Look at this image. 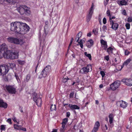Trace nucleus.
Wrapping results in <instances>:
<instances>
[{
  "mask_svg": "<svg viewBox=\"0 0 132 132\" xmlns=\"http://www.w3.org/2000/svg\"><path fill=\"white\" fill-rule=\"evenodd\" d=\"M14 0H2L1 1V3H2V2H3L4 1H6L7 2L9 3H11V2H13Z\"/></svg>",
  "mask_w": 132,
  "mask_h": 132,
  "instance_id": "e433bc0d",
  "label": "nucleus"
},
{
  "mask_svg": "<svg viewBox=\"0 0 132 132\" xmlns=\"http://www.w3.org/2000/svg\"><path fill=\"white\" fill-rule=\"evenodd\" d=\"M7 41L9 42L16 44H19L26 48L27 44L23 40L16 38L9 37L7 38Z\"/></svg>",
  "mask_w": 132,
  "mask_h": 132,
  "instance_id": "7ed1b4c3",
  "label": "nucleus"
},
{
  "mask_svg": "<svg viewBox=\"0 0 132 132\" xmlns=\"http://www.w3.org/2000/svg\"><path fill=\"white\" fill-rule=\"evenodd\" d=\"M30 75L29 74H28L26 76L25 81L27 82L30 79Z\"/></svg>",
  "mask_w": 132,
  "mask_h": 132,
  "instance_id": "7c9ffc66",
  "label": "nucleus"
},
{
  "mask_svg": "<svg viewBox=\"0 0 132 132\" xmlns=\"http://www.w3.org/2000/svg\"><path fill=\"white\" fill-rule=\"evenodd\" d=\"M5 88L10 93L14 94H15L16 92V88L14 86H6Z\"/></svg>",
  "mask_w": 132,
  "mask_h": 132,
  "instance_id": "6e6552de",
  "label": "nucleus"
},
{
  "mask_svg": "<svg viewBox=\"0 0 132 132\" xmlns=\"http://www.w3.org/2000/svg\"><path fill=\"white\" fill-rule=\"evenodd\" d=\"M98 130V129H97V128H94L92 132H97Z\"/></svg>",
  "mask_w": 132,
  "mask_h": 132,
  "instance_id": "c03bdc74",
  "label": "nucleus"
},
{
  "mask_svg": "<svg viewBox=\"0 0 132 132\" xmlns=\"http://www.w3.org/2000/svg\"><path fill=\"white\" fill-rule=\"evenodd\" d=\"M131 61V59H127L123 63V65H127Z\"/></svg>",
  "mask_w": 132,
  "mask_h": 132,
  "instance_id": "a878e982",
  "label": "nucleus"
},
{
  "mask_svg": "<svg viewBox=\"0 0 132 132\" xmlns=\"http://www.w3.org/2000/svg\"><path fill=\"white\" fill-rule=\"evenodd\" d=\"M6 125H2L1 126V131H4L5 130Z\"/></svg>",
  "mask_w": 132,
  "mask_h": 132,
  "instance_id": "c756f323",
  "label": "nucleus"
},
{
  "mask_svg": "<svg viewBox=\"0 0 132 132\" xmlns=\"http://www.w3.org/2000/svg\"><path fill=\"white\" fill-rule=\"evenodd\" d=\"M105 59L107 61H108L109 59V56H105Z\"/></svg>",
  "mask_w": 132,
  "mask_h": 132,
  "instance_id": "603ef678",
  "label": "nucleus"
},
{
  "mask_svg": "<svg viewBox=\"0 0 132 132\" xmlns=\"http://www.w3.org/2000/svg\"><path fill=\"white\" fill-rule=\"evenodd\" d=\"M111 19H114L115 18V16H113L112 17H111Z\"/></svg>",
  "mask_w": 132,
  "mask_h": 132,
  "instance_id": "69168bd1",
  "label": "nucleus"
},
{
  "mask_svg": "<svg viewBox=\"0 0 132 132\" xmlns=\"http://www.w3.org/2000/svg\"><path fill=\"white\" fill-rule=\"evenodd\" d=\"M114 50V49L113 47H110L106 49V50L107 52L109 54H112L113 53V51Z\"/></svg>",
  "mask_w": 132,
  "mask_h": 132,
  "instance_id": "6ab92c4d",
  "label": "nucleus"
},
{
  "mask_svg": "<svg viewBox=\"0 0 132 132\" xmlns=\"http://www.w3.org/2000/svg\"><path fill=\"white\" fill-rule=\"evenodd\" d=\"M116 69L118 70L119 71L121 70L123 67V66L122 65L120 66L118 68V67L117 65H116Z\"/></svg>",
  "mask_w": 132,
  "mask_h": 132,
  "instance_id": "c9c22d12",
  "label": "nucleus"
},
{
  "mask_svg": "<svg viewBox=\"0 0 132 132\" xmlns=\"http://www.w3.org/2000/svg\"><path fill=\"white\" fill-rule=\"evenodd\" d=\"M100 126V123L99 122H96L94 125V128H97L98 129L99 128Z\"/></svg>",
  "mask_w": 132,
  "mask_h": 132,
  "instance_id": "cd10ccee",
  "label": "nucleus"
},
{
  "mask_svg": "<svg viewBox=\"0 0 132 132\" xmlns=\"http://www.w3.org/2000/svg\"><path fill=\"white\" fill-rule=\"evenodd\" d=\"M100 74L102 76V78H103V77L105 75V73H104V72L103 71H101L100 72Z\"/></svg>",
  "mask_w": 132,
  "mask_h": 132,
  "instance_id": "a19ab883",
  "label": "nucleus"
},
{
  "mask_svg": "<svg viewBox=\"0 0 132 132\" xmlns=\"http://www.w3.org/2000/svg\"><path fill=\"white\" fill-rule=\"evenodd\" d=\"M7 121L10 124H11V120L10 118L8 119L7 120Z\"/></svg>",
  "mask_w": 132,
  "mask_h": 132,
  "instance_id": "de8ad7c7",
  "label": "nucleus"
},
{
  "mask_svg": "<svg viewBox=\"0 0 132 132\" xmlns=\"http://www.w3.org/2000/svg\"><path fill=\"white\" fill-rule=\"evenodd\" d=\"M69 106L72 110L76 109H80L79 106L75 105H72L69 104Z\"/></svg>",
  "mask_w": 132,
  "mask_h": 132,
  "instance_id": "f3484780",
  "label": "nucleus"
},
{
  "mask_svg": "<svg viewBox=\"0 0 132 132\" xmlns=\"http://www.w3.org/2000/svg\"><path fill=\"white\" fill-rule=\"evenodd\" d=\"M120 81H117L112 83L110 85L111 89L112 90H114L118 88L120 85Z\"/></svg>",
  "mask_w": 132,
  "mask_h": 132,
  "instance_id": "1a4fd4ad",
  "label": "nucleus"
},
{
  "mask_svg": "<svg viewBox=\"0 0 132 132\" xmlns=\"http://www.w3.org/2000/svg\"><path fill=\"white\" fill-rule=\"evenodd\" d=\"M105 128H106V130H107L108 129V128L107 126V125H105Z\"/></svg>",
  "mask_w": 132,
  "mask_h": 132,
  "instance_id": "338daca9",
  "label": "nucleus"
},
{
  "mask_svg": "<svg viewBox=\"0 0 132 132\" xmlns=\"http://www.w3.org/2000/svg\"><path fill=\"white\" fill-rule=\"evenodd\" d=\"M91 35V34L90 32H89V33H88L87 35V36L88 37H90Z\"/></svg>",
  "mask_w": 132,
  "mask_h": 132,
  "instance_id": "13d9d810",
  "label": "nucleus"
},
{
  "mask_svg": "<svg viewBox=\"0 0 132 132\" xmlns=\"http://www.w3.org/2000/svg\"><path fill=\"white\" fill-rule=\"evenodd\" d=\"M51 68V67L50 65H48L46 66L41 72V74L39 76V78H41L46 77L48 75Z\"/></svg>",
  "mask_w": 132,
  "mask_h": 132,
  "instance_id": "39448f33",
  "label": "nucleus"
},
{
  "mask_svg": "<svg viewBox=\"0 0 132 132\" xmlns=\"http://www.w3.org/2000/svg\"><path fill=\"white\" fill-rule=\"evenodd\" d=\"M12 119L13 120V121L15 123H16L17 124H19V121H18L17 120H16V119L15 117H14L12 118Z\"/></svg>",
  "mask_w": 132,
  "mask_h": 132,
  "instance_id": "72a5a7b5",
  "label": "nucleus"
},
{
  "mask_svg": "<svg viewBox=\"0 0 132 132\" xmlns=\"http://www.w3.org/2000/svg\"><path fill=\"white\" fill-rule=\"evenodd\" d=\"M17 10L21 15L24 14H30V13L29 9L25 6H20L17 8Z\"/></svg>",
  "mask_w": 132,
  "mask_h": 132,
  "instance_id": "20e7f679",
  "label": "nucleus"
},
{
  "mask_svg": "<svg viewBox=\"0 0 132 132\" xmlns=\"http://www.w3.org/2000/svg\"><path fill=\"white\" fill-rule=\"evenodd\" d=\"M103 22L104 24H105L106 22V19L105 18H104L103 20Z\"/></svg>",
  "mask_w": 132,
  "mask_h": 132,
  "instance_id": "37998d69",
  "label": "nucleus"
},
{
  "mask_svg": "<svg viewBox=\"0 0 132 132\" xmlns=\"http://www.w3.org/2000/svg\"><path fill=\"white\" fill-rule=\"evenodd\" d=\"M125 55H127L129 53V52L128 51H125Z\"/></svg>",
  "mask_w": 132,
  "mask_h": 132,
  "instance_id": "864d4df0",
  "label": "nucleus"
},
{
  "mask_svg": "<svg viewBox=\"0 0 132 132\" xmlns=\"http://www.w3.org/2000/svg\"><path fill=\"white\" fill-rule=\"evenodd\" d=\"M109 19L110 21V24L111 25L113 24L114 23V22L111 19V17H110Z\"/></svg>",
  "mask_w": 132,
  "mask_h": 132,
  "instance_id": "49530a36",
  "label": "nucleus"
},
{
  "mask_svg": "<svg viewBox=\"0 0 132 132\" xmlns=\"http://www.w3.org/2000/svg\"><path fill=\"white\" fill-rule=\"evenodd\" d=\"M122 81L127 86H132V80L131 79H122Z\"/></svg>",
  "mask_w": 132,
  "mask_h": 132,
  "instance_id": "f8f14e48",
  "label": "nucleus"
},
{
  "mask_svg": "<svg viewBox=\"0 0 132 132\" xmlns=\"http://www.w3.org/2000/svg\"><path fill=\"white\" fill-rule=\"evenodd\" d=\"M117 3L120 6L126 5H127V2L123 0L118 1Z\"/></svg>",
  "mask_w": 132,
  "mask_h": 132,
  "instance_id": "dca6fc26",
  "label": "nucleus"
},
{
  "mask_svg": "<svg viewBox=\"0 0 132 132\" xmlns=\"http://www.w3.org/2000/svg\"><path fill=\"white\" fill-rule=\"evenodd\" d=\"M93 44V42L92 39L89 40L86 43V45L88 47L90 48Z\"/></svg>",
  "mask_w": 132,
  "mask_h": 132,
  "instance_id": "a211bd4d",
  "label": "nucleus"
},
{
  "mask_svg": "<svg viewBox=\"0 0 132 132\" xmlns=\"http://www.w3.org/2000/svg\"><path fill=\"white\" fill-rule=\"evenodd\" d=\"M20 130H21L24 131H26V128L23 127H21V128H20Z\"/></svg>",
  "mask_w": 132,
  "mask_h": 132,
  "instance_id": "6e6d98bb",
  "label": "nucleus"
},
{
  "mask_svg": "<svg viewBox=\"0 0 132 132\" xmlns=\"http://www.w3.org/2000/svg\"><path fill=\"white\" fill-rule=\"evenodd\" d=\"M9 71L7 67L3 65L0 66V76H4Z\"/></svg>",
  "mask_w": 132,
  "mask_h": 132,
  "instance_id": "9d476101",
  "label": "nucleus"
},
{
  "mask_svg": "<svg viewBox=\"0 0 132 132\" xmlns=\"http://www.w3.org/2000/svg\"><path fill=\"white\" fill-rule=\"evenodd\" d=\"M10 66L11 68L12 69L14 68L15 67V65L14 63H10Z\"/></svg>",
  "mask_w": 132,
  "mask_h": 132,
  "instance_id": "f704fd0d",
  "label": "nucleus"
},
{
  "mask_svg": "<svg viewBox=\"0 0 132 132\" xmlns=\"http://www.w3.org/2000/svg\"><path fill=\"white\" fill-rule=\"evenodd\" d=\"M13 126L14 129L18 130H20V128L21 127V126L16 124H14Z\"/></svg>",
  "mask_w": 132,
  "mask_h": 132,
  "instance_id": "bb28decb",
  "label": "nucleus"
},
{
  "mask_svg": "<svg viewBox=\"0 0 132 132\" xmlns=\"http://www.w3.org/2000/svg\"><path fill=\"white\" fill-rule=\"evenodd\" d=\"M101 46L103 49L106 50L108 47V45L106 42L103 39H101L100 40Z\"/></svg>",
  "mask_w": 132,
  "mask_h": 132,
  "instance_id": "ddd939ff",
  "label": "nucleus"
},
{
  "mask_svg": "<svg viewBox=\"0 0 132 132\" xmlns=\"http://www.w3.org/2000/svg\"><path fill=\"white\" fill-rule=\"evenodd\" d=\"M109 122L110 124H111L113 122V114H110L109 116Z\"/></svg>",
  "mask_w": 132,
  "mask_h": 132,
  "instance_id": "4be33fe9",
  "label": "nucleus"
},
{
  "mask_svg": "<svg viewBox=\"0 0 132 132\" xmlns=\"http://www.w3.org/2000/svg\"><path fill=\"white\" fill-rule=\"evenodd\" d=\"M74 94L73 92H72L70 93L69 95V97L70 98H72Z\"/></svg>",
  "mask_w": 132,
  "mask_h": 132,
  "instance_id": "a18cd8bd",
  "label": "nucleus"
},
{
  "mask_svg": "<svg viewBox=\"0 0 132 132\" xmlns=\"http://www.w3.org/2000/svg\"><path fill=\"white\" fill-rule=\"evenodd\" d=\"M119 103L120 107L123 108H125L128 104L127 102L122 100L120 101Z\"/></svg>",
  "mask_w": 132,
  "mask_h": 132,
  "instance_id": "4468645a",
  "label": "nucleus"
},
{
  "mask_svg": "<svg viewBox=\"0 0 132 132\" xmlns=\"http://www.w3.org/2000/svg\"><path fill=\"white\" fill-rule=\"evenodd\" d=\"M15 76L16 77V79L17 81L19 80V77L18 76H17L16 74H15Z\"/></svg>",
  "mask_w": 132,
  "mask_h": 132,
  "instance_id": "bf43d9fd",
  "label": "nucleus"
},
{
  "mask_svg": "<svg viewBox=\"0 0 132 132\" xmlns=\"http://www.w3.org/2000/svg\"><path fill=\"white\" fill-rule=\"evenodd\" d=\"M85 39L83 38L81 39L80 41H79V44H80V47L81 48H83V44L85 43Z\"/></svg>",
  "mask_w": 132,
  "mask_h": 132,
  "instance_id": "412c9836",
  "label": "nucleus"
},
{
  "mask_svg": "<svg viewBox=\"0 0 132 132\" xmlns=\"http://www.w3.org/2000/svg\"><path fill=\"white\" fill-rule=\"evenodd\" d=\"M125 26L126 28V29H129L130 28V24L129 23H126Z\"/></svg>",
  "mask_w": 132,
  "mask_h": 132,
  "instance_id": "4c0bfd02",
  "label": "nucleus"
},
{
  "mask_svg": "<svg viewBox=\"0 0 132 132\" xmlns=\"http://www.w3.org/2000/svg\"><path fill=\"white\" fill-rule=\"evenodd\" d=\"M111 25V28L115 30L118 29L119 26L118 24L116 23H113Z\"/></svg>",
  "mask_w": 132,
  "mask_h": 132,
  "instance_id": "aec40b11",
  "label": "nucleus"
},
{
  "mask_svg": "<svg viewBox=\"0 0 132 132\" xmlns=\"http://www.w3.org/2000/svg\"><path fill=\"white\" fill-rule=\"evenodd\" d=\"M57 129H53L52 132H57Z\"/></svg>",
  "mask_w": 132,
  "mask_h": 132,
  "instance_id": "5fc2aeb1",
  "label": "nucleus"
},
{
  "mask_svg": "<svg viewBox=\"0 0 132 132\" xmlns=\"http://www.w3.org/2000/svg\"><path fill=\"white\" fill-rule=\"evenodd\" d=\"M7 47L5 44L0 45V59L3 56L7 59H13L18 57V53L17 52H13L11 51L7 50Z\"/></svg>",
  "mask_w": 132,
  "mask_h": 132,
  "instance_id": "f257e3e1",
  "label": "nucleus"
},
{
  "mask_svg": "<svg viewBox=\"0 0 132 132\" xmlns=\"http://www.w3.org/2000/svg\"><path fill=\"white\" fill-rule=\"evenodd\" d=\"M18 63L20 64L21 65H23L25 63V62L24 61H22L20 60H18Z\"/></svg>",
  "mask_w": 132,
  "mask_h": 132,
  "instance_id": "2f4dec72",
  "label": "nucleus"
},
{
  "mask_svg": "<svg viewBox=\"0 0 132 132\" xmlns=\"http://www.w3.org/2000/svg\"><path fill=\"white\" fill-rule=\"evenodd\" d=\"M10 30L15 32L24 34L29 30V27L26 23L16 21L11 23Z\"/></svg>",
  "mask_w": 132,
  "mask_h": 132,
  "instance_id": "f03ea898",
  "label": "nucleus"
},
{
  "mask_svg": "<svg viewBox=\"0 0 132 132\" xmlns=\"http://www.w3.org/2000/svg\"><path fill=\"white\" fill-rule=\"evenodd\" d=\"M68 121V119L67 118H65L63 120L61 124L62 125L66 126Z\"/></svg>",
  "mask_w": 132,
  "mask_h": 132,
  "instance_id": "393cba45",
  "label": "nucleus"
},
{
  "mask_svg": "<svg viewBox=\"0 0 132 132\" xmlns=\"http://www.w3.org/2000/svg\"><path fill=\"white\" fill-rule=\"evenodd\" d=\"M92 70V66L90 64L88 65L86 67H84L82 68L80 72L82 73H85Z\"/></svg>",
  "mask_w": 132,
  "mask_h": 132,
  "instance_id": "9b49d317",
  "label": "nucleus"
},
{
  "mask_svg": "<svg viewBox=\"0 0 132 132\" xmlns=\"http://www.w3.org/2000/svg\"><path fill=\"white\" fill-rule=\"evenodd\" d=\"M103 87V85L102 84H101L99 86V87L100 88H101Z\"/></svg>",
  "mask_w": 132,
  "mask_h": 132,
  "instance_id": "680f3d73",
  "label": "nucleus"
},
{
  "mask_svg": "<svg viewBox=\"0 0 132 132\" xmlns=\"http://www.w3.org/2000/svg\"><path fill=\"white\" fill-rule=\"evenodd\" d=\"M94 4L92 3L91 6L89 9L88 13L87 16L86 21L87 22H89L91 18L92 15L94 12Z\"/></svg>",
  "mask_w": 132,
  "mask_h": 132,
  "instance_id": "423d86ee",
  "label": "nucleus"
},
{
  "mask_svg": "<svg viewBox=\"0 0 132 132\" xmlns=\"http://www.w3.org/2000/svg\"><path fill=\"white\" fill-rule=\"evenodd\" d=\"M110 89H111L110 88H107L106 89V90L107 91H109L110 90Z\"/></svg>",
  "mask_w": 132,
  "mask_h": 132,
  "instance_id": "e2e57ef3",
  "label": "nucleus"
},
{
  "mask_svg": "<svg viewBox=\"0 0 132 132\" xmlns=\"http://www.w3.org/2000/svg\"><path fill=\"white\" fill-rule=\"evenodd\" d=\"M70 113L69 112H67V117H69L70 116Z\"/></svg>",
  "mask_w": 132,
  "mask_h": 132,
  "instance_id": "4d7b16f0",
  "label": "nucleus"
},
{
  "mask_svg": "<svg viewBox=\"0 0 132 132\" xmlns=\"http://www.w3.org/2000/svg\"><path fill=\"white\" fill-rule=\"evenodd\" d=\"M85 55L87 57H88L89 59L91 60H92L91 56V54H88L87 52H85Z\"/></svg>",
  "mask_w": 132,
  "mask_h": 132,
  "instance_id": "c85d7f7f",
  "label": "nucleus"
},
{
  "mask_svg": "<svg viewBox=\"0 0 132 132\" xmlns=\"http://www.w3.org/2000/svg\"><path fill=\"white\" fill-rule=\"evenodd\" d=\"M66 129V126L62 125L60 130V132H64Z\"/></svg>",
  "mask_w": 132,
  "mask_h": 132,
  "instance_id": "5701e85b",
  "label": "nucleus"
},
{
  "mask_svg": "<svg viewBox=\"0 0 132 132\" xmlns=\"http://www.w3.org/2000/svg\"><path fill=\"white\" fill-rule=\"evenodd\" d=\"M72 56L74 58H75V55L74 54H72Z\"/></svg>",
  "mask_w": 132,
  "mask_h": 132,
  "instance_id": "774afa93",
  "label": "nucleus"
},
{
  "mask_svg": "<svg viewBox=\"0 0 132 132\" xmlns=\"http://www.w3.org/2000/svg\"><path fill=\"white\" fill-rule=\"evenodd\" d=\"M114 61L115 62H116V63H115L116 64L117 63V59L116 58H115V59L114 60Z\"/></svg>",
  "mask_w": 132,
  "mask_h": 132,
  "instance_id": "0e129e2a",
  "label": "nucleus"
},
{
  "mask_svg": "<svg viewBox=\"0 0 132 132\" xmlns=\"http://www.w3.org/2000/svg\"><path fill=\"white\" fill-rule=\"evenodd\" d=\"M69 79L67 77L66 78L63 79V81L64 82H66Z\"/></svg>",
  "mask_w": 132,
  "mask_h": 132,
  "instance_id": "3c124183",
  "label": "nucleus"
},
{
  "mask_svg": "<svg viewBox=\"0 0 132 132\" xmlns=\"http://www.w3.org/2000/svg\"><path fill=\"white\" fill-rule=\"evenodd\" d=\"M51 111L56 110V106L55 105H52L51 106Z\"/></svg>",
  "mask_w": 132,
  "mask_h": 132,
  "instance_id": "473e14b6",
  "label": "nucleus"
},
{
  "mask_svg": "<svg viewBox=\"0 0 132 132\" xmlns=\"http://www.w3.org/2000/svg\"><path fill=\"white\" fill-rule=\"evenodd\" d=\"M33 99L34 101L37 104L38 106L40 107L42 104V100L41 98L37 96V94L34 93L33 94Z\"/></svg>",
  "mask_w": 132,
  "mask_h": 132,
  "instance_id": "0eeeda50",
  "label": "nucleus"
},
{
  "mask_svg": "<svg viewBox=\"0 0 132 132\" xmlns=\"http://www.w3.org/2000/svg\"><path fill=\"white\" fill-rule=\"evenodd\" d=\"M7 105L4 102L3 100L0 98V107L6 108L7 107Z\"/></svg>",
  "mask_w": 132,
  "mask_h": 132,
  "instance_id": "2eb2a0df",
  "label": "nucleus"
},
{
  "mask_svg": "<svg viewBox=\"0 0 132 132\" xmlns=\"http://www.w3.org/2000/svg\"><path fill=\"white\" fill-rule=\"evenodd\" d=\"M109 0H104V5L106 6L107 5L108 2L109 1Z\"/></svg>",
  "mask_w": 132,
  "mask_h": 132,
  "instance_id": "8fccbe9b",
  "label": "nucleus"
},
{
  "mask_svg": "<svg viewBox=\"0 0 132 132\" xmlns=\"http://www.w3.org/2000/svg\"><path fill=\"white\" fill-rule=\"evenodd\" d=\"M122 13L123 15H127L126 11L125 10H123Z\"/></svg>",
  "mask_w": 132,
  "mask_h": 132,
  "instance_id": "09e8293b",
  "label": "nucleus"
},
{
  "mask_svg": "<svg viewBox=\"0 0 132 132\" xmlns=\"http://www.w3.org/2000/svg\"><path fill=\"white\" fill-rule=\"evenodd\" d=\"M102 29H103L104 31H106L107 30V27L105 25H104L103 26L102 28Z\"/></svg>",
  "mask_w": 132,
  "mask_h": 132,
  "instance_id": "58836bf2",
  "label": "nucleus"
},
{
  "mask_svg": "<svg viewBox=\"0 0 132 132\" xmlns=\"http://www.w3.org/2000/svg\"><path fill=\"white\" fill-rule=\"evenodd\" d=\"M106 14L108 16H110V17H111L110 15V11L109 10L107 11L106 12Z\"/></svg>",
  "mask_w": 132,
  "mask_h": 132,
  "instance_id": "79ce46f5",
  "label": "nucleus"
},
{
  "mask_svg": "<svg viewBox=\"0 0 132 132\" xmlns=\"http://www.w3.org/2000/svg\"><path fill=\"white\" fill-rule=\"evenodd\" d=\"M82 33L81 32H80L77 35V38H76L75 39V40L77 42H78V40H79V39L82 36Z\"/></svg>",
  "mask_w": 132,
  "mask_h": 132,
  "instance_id": "b1692460",
  "label": "nucleus"
},
{
  "mask_svg": "<svg viewBox=\"0 0 132 132\" xmlns=\"http://www.w3.org/2000/svg\"><path fill=\"white\" fill-rule=\"evenodd\" d=\"M127 21L129 22H132V17L128 18Z\"/></svg>",
  "mask_w": 132,
  "mask_h": 132,
  "instance_id": "ea45409f",
  "label": "nucleus"
},
{
  "mask_svg": "<svg viewBox=\"0 0 132 132\" xmlns=\"http://www.w3.org/2000/svg\"><path fill=\"white\" fill-rule=\"evenodd\" d=\"M73 41V39L72 38L71 40V42L70 44V45H71Z\"/></svg>",
  "mask_w": 132,
  "mask_h": 132,
  "instance_id": "052dcab7",
  "label": "nucleus"
}]
</instances>
